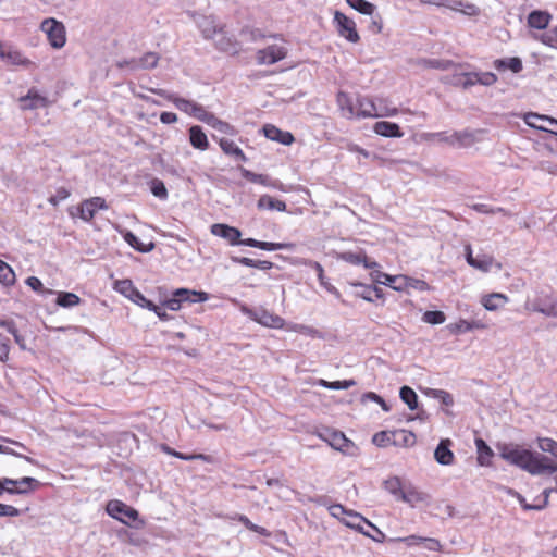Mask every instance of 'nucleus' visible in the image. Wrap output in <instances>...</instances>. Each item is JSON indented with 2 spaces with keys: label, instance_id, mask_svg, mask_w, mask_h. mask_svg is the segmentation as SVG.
Wrapping results in <instances>:
<instances>
[{
  "label": "nucleus",
  "instance_id": "obj_1",
  "mask_svg": "<svg viewBox=\"0 0 557 557\" xmlns=\"http://www.w3.org/2000/svg\"><path fill=\"white\" fill-rule=\"evenodd\" d=\"M496 449L503 460L532 475L557 472V465L550 458L518 444L498 443Z\"/></svg>",
  "mask_w": 557,
  "mask_h": 557
},
{
  "label": "nucleus",
  "instance_id": "obj_2",
  "mask_svg": "<svg viewBox=\"0 0 557 557\" xmlns=\"http://www.w3.org/2000/svg\"><path fill=\"white\" fill-rule=\"evenodd\" d=\"M330 515L339 519L345 525L356 529L362 534L371 537L375 542H382L384 534L374 524L363 518L361 515L346 509L341 504H334L329 507Z\"/></svg>",
  "mask_w": 557,
  "mask_h": 557
},
{
  "label": "nucleus",
  "instance_id": "obj_3",
  "mask_svg": "<svg viewBox=\"0 0 557 557\" xmlns=\"http://www.w3.org/2000/svg\"><path fill=\"white\" fill-rule=\"evenodd\" d=\"M384 99L373 100L369 97H359L357 99V108L355 115L358 117H377V116H395V111L382 110Z\"/></svg>",
  "mask_w": 557,
  "mask_h": 557
},
{
  "label": "nucleus",
  "instance_id": "obj_4",
  "mask_svg": "<svg viewBox=\"0 0 557 557\" xmlns=\"http://www.w3.org/2000/svg\"><path fill=\"white\" fill-rule=\"evenodd\" d=\"M40 29L47 35L49 44L55 48H62L66 42L65 26L62 22L48 17L41 22Z\"/></svg>",
  "mask_w": 557,
  "mask_h": 557
},
{
  "label": "nucleus",
  "instance_id": "obj_5",
  "mask_svg": "<svg viewBox=\"0 0 557 557\" xmlns=\"http://www.w3.org/2000/svg\"><path fill=\"white\" fill-rule=\"evenodd\" d=\"M242 312L251 320L267 327L283 329L285 325V321L283 318L263 308L251 309L248 308L247 306H243Z\"/></svg>",
  "mask_w": 557,
  "mask_h": 557
},
{
  "label": "nucleus",
  "instance_id": "obj_6",
  "mask_svg": "<svg viewBox=\"0 0 557 557\" xmlns=\"http://www.w3.org/2000/svg\"><path fill=\"white\" fill-rule=\"evenodd\" d=\"M114 289L128 298L134 304L148 310H154V304L147 299L133 284L131 280H119L114 283Z\"/></svg>",
  "mask_w": 557,
  "mask_h": 557
},
{
  "label": "nucleus",
  "instance_id": "obj_7",
  "mask_svg": "<svg viewBox=\"0 0 557 557\" xmlns=\"http://www.w3.org/2000/svg\"><path fill=\"white\" fill-rule=\"evenodd\" d=\"M318 436L322 441L326 442L332 448L347 455H354V451L350 449H354L355 445L343 432L333 429H323L318 433Z\"/></svg>",
  "mask_w": 557,
  "mask_h": 557
},
{
  "label": "nucleus",
  "instance_id": "obj_8",
  "mask_svg": "<svg viewBox=\"0 0 557 557\" xmlns=\"http://www.w3.org/2000/svg\"><path fill=\"white\" fill-rule=\"evenodd\" d=\"M107 513L120 522L131 525L132 521L138 520V511L119 499L108 502Z\"/></svg>",
  "mask_w": 557,
  "mask_h": 557
},
{
  "label": "nucleus",
  "instance_id": "obj_9",
  "mask_svg": "<svg viewBox=\"0 0 557 557\" xmlns=\"http://www.w3.org/2000/svg\"><path fill=\"white\" fill-rule=\"evenodd\" d=\"M169 100H171L174 106L182 112L197 119L200 122H205L210 112H208L199 103L181 98L174 95L166 96Z\"/></svg>",
  "mask_w": 557,
  "mask_h": 557
},
{
  "label": "nucleus",
  "instance_id": "obj_10",
  "mask_svg": "<svg viewBox=\"0 0 557 557\" xmlns=\"http://www.w3.org/2000/svg\"><path fill=\"white\" fill-rule=\"evenodd\" d=\"M334 23L336 24L337 32L342 37L352 44L359 41L360 37L356 29V23L351 18L346 16L344 13L336 11L334 14Z\"/></svg>",
  "mask_w": 557,
  "mask_h": 557
},
{
  "label": "nucleus",
  "instance_id": "obj_11",
  "mask_svg": "<svg viewBox=\"0 0 557 557\" xmlns=\"http://www.w3.org/2000/svg\"><path fill=\"white\" fill-rule=\"evenodd\" d=\"M287 55V48L280 45H270L264 49L257 51L256 59L259 64L271 65L274 64Z\"/></svg>",
  "mask_w": 557,
  "mask_h": 557
},
{
  "label": "nucleus",
  "instance_id": "obj_12",
  "mask_svg": "<svg viewBox=\"0 0 557 557\" xmlns=\"http://www.w3.org/2000/svg\"><path fill=\"white\" fill-rule=\"evenodd\" d=\"M524 122L532 128L549 132L557 136V120L550 116L529 112L524 115Z\"/></svg>",
  "mask_w": 557,
  "mask_h": 557
},
{
  "label": "nucleus",
  "instance_id": "obj_13",
  "mask_svg": "<svg viewBox=\"0 0 557 557\" xmlns=\"http://www.w3.org/2000/svg\"><path fill=\"white\" fill-rule=\"evenodd\" d=\"M108 206L102 197H91L84 200L77 208L78 216L85 221L90 222L96 215L98 210H107Z\"/></svg>",
  "mask_w": 557,
  "mask_h": 557
},
{
  "label": "nucleus",
  "instance_id": "obj_14",
  "mask_svg": "<svg viewBox=\"0 0 557 557\" xmlns=\"http://www.w3.org/2000/svg\"><path fill=\"white\" fill-rule=\"evenodd\" d=\"M215 48L223 52L237 53L239 50L238 41L234 36L228 35L225 27L219 28V32L214 35Z\"/></svg>",
  "mask_w": 557,
  "mask_h": 557
},
{
  "label": "nucleus",
  "instance_id": "obj_15",
  "mask_svg": "<svg viewBox=\"0 0 557 557\" xmlns=\"http://www.w3.org/2000/svg\"><path fill=\"white\" fill-rule=\"evenodd\" d=\"M262 133L268 139L285 146H289L295 141V137L290 132L283 131L273 124H264Z\"/></svg>",
  "mask_w": 557,
  "mask_h": 557
},
{
  "label": "nucleus",
  "instance_id": "obj_16",
  "mask_svg": "<svg viewBox=\"0 0 557 557\" xmlns=\"http://www.w3.org/2000/svg\"><path fill=\"white\" fill-rule=\"evenodd\" d=\"M438 136L442 140L457 147H469L476 140V133L470 131L455 132L449 136H446L444 133H440Z\"/></svg>",
  "mask_w": 557,
  "mask_h": 557
},
{
  "label": "nucleus",
  "instance_id": "obj_17",
  "mask_svg": "<svg viewBox=\"0 0 557 557\" xmlns=\"http://www.w3.org/2000/svg\"><path fill=\"white\" fill-rule=\"evenodd\" d=\"M453 442L449 438H443L434 450V459L442 466H450L454 463L455 455L450 447Z\"/></svg>",
  "mask_w": 557,
  "mask_h": 557
},
{
  "label": "nucleus",
  "instance_id": "obj_18",
  "mask_svg": "<svg viewBox=\"0 0 557 557\" xmlns=\"http://www.w3.org/2000/svg\"><path fill=\"white\" fill-rule=\"evenodd\" d=\"M211 233L226 239L233 246L239 244V238L242 236L238 228L222 223L213 224L211 226Z\"/></svg>",
  "mask_w": 557,
  "mask_h": 557
},
{
  "label": "nucleus",
  "instance_id": "obj_19",
  "mask_svg": "<svg viewBox=\"0 0 557 557\" xmlns=\"http://www.w3.org/2000/svg\"><path fill=\"white\" fill-rule=\"evenodd\" d=\"M7 483H15V487H8L7 493L9 494H27L28 492L35 490L40 485L39 481L24 476L18 480L8 479L5 478Z\"/></svg>",
  "mask_w": 557,
  "mask_h": 557
},
{
  "label": "nucleus",
  "instance_id": "obj_20",
  "mask_svg": "<svg viewBox=\"0 0 557 557\" xmlns=\"http://www.w3.org/2000/svg\"><path fill=\"white\" fill-rule=\"evenodd\" d=\"M195 22L205 39H213L221 25L216 24L213 16L197 15Z\"/></svg>",
  "mask_w": 557,
  "mask_h": 557
},
{
  "label": "nucleus",
  "instance_id": "obj_21",
  "mask_svg": "<svg viewBox=\"0 0 557 557\" xmlns=\"http://www.w3.org/2000/svg\"><path fill=\"white\" fill-rule=\"evenodd\" d=\"M20 102L23 110H33L46 107L47 99L38 91L30 89L26 96L20 98Z\"/></svg>",
  "mask_w": 557,
  "mask_h": 557
},
{
  "label": "nucleus",
  "instance_id": "obj_22",
  "mask_svg": "<svg viewBox=\"0 0 557 557\" xmlns=\"http://www.w3.org/2000/svg\"><path fill=\"white\" fill-rule=\"evenodd\" d=\"M428 499V495L420 492L418 488L412 486L410 483L405 485L403 494L399 500L409 504L411 507H414L419 503H424Z\"/></svg>",
  "mask_w": 557,
  "mask_h": 557
},
{
  "label": "nucleus",
  "instance_id": "obj_23",
  "mask_svg": "<svg viewBox=\"0 0 557 557\" xmlns=\"http://www.w3.org/2000/svg\"><path fill=\"white\" fill-rule=\"evenodd\" d=\"M509 301V298L507 295L502 293H492L488 295H484L481 298V305L487 310V311H496L503 306H505Z\"/></svg>",
  "mask_w": 557,
  "mask_h": 557
},
{
  "label": "nucleus",
  "instance_id": "obj_24",
  "mask_svg": "<svg viewBox=\"0 0 557 557\" xmlns=\"http://www.w3.org/2000/svg\"><path fill=\"white\" fill-rule=\"evenodd\" d=\"M374 132L377 135L388 138H399L403 136V132L398 124L387 121L376 122L373 126Z\"/></svg>",
  "mask_w": 557,
  "mask_h": 557
},
{
  "label": "nucleus",
  "instance_id": "obj_25",
  "mask_svg": "<svg viewBox=\"0 0 557 557\" xmlns=\"http://www.w3.org/2000/svg\"><path fill=\"white\" fill-rule=\"evenodd\" d=\"M219 145L222 151L233 158L235 162H245L246 157L243 150L232 140L227 138H220Z\"/></svg>",
  "mask_w": 557,
  "mask_h": 557
},
{
  "label": "nucleus",
  "instance_id": "obj_26",
  "mask_svg": "<svg viewBox=\"0 0 557 557\" xmlns=\"http://www.w3.org/2000/svg\"><path fill=\"white\" fill-rule=\"evenodd\" d=\"M474 443L478 453L476 461L479 466L490 467L492 463L491 459L494 456V451L482 438H475Z\"/></svg>",
  "mask_w": 557,
  "mask_h": 557
},
{
  "label": "nucleus",
  "instance_id": "obj_27",
  "mask_svg": "<svg viewBox=\"0 0 557 557\" xmlns=\"http://www.w3.org/2000/svg\"><path fill=\"white\" fill-rule=\"evenodd\" d=\"M174 295L178 297L181 302H205L209 299V295L205 292H197L187 288H177Z\"/></svg>",
  "mask_w": 557,
  "mask_h": 557
},
{
  "label": "nucleus",
  "instance_id": "obj_28",
  "mask_svg": "<svg viewBox=\"0 0 557 557\" xmlns=\"http://www.w3.org/2000/svg\"><path fill=\"white\" fill-rule=\"evenodd\" d=\"M189 143L195 149L206 150L209 146L208 137L199 125L189 128Z\"/></svg>",
  "mask_w": 557,
  "mask_h": 557
},
{
  "label": "nucleus",
  "instance_id": "obj_29",
  "mask_svg": "<svg viewBox=\"0 0 557 557\" xmlns=\"http://www.w3.org/2000/svg\"><path fill=\"white\" fill-rule=\"evenodd\" d=\"M341 259L355 265L362 264L366 269H374L380 267L375 261H370L367 256L361 252L357 253L346 251L341 255Z\"/></svg>",
  "mask_w": 557,
  "mask_h": 557
},
{
  "label": "nucleus",
  "instance_id": "obj_30",
  "mask_svg": "<svg viewBox=\"0 0 557 557\" xmlns=\"http://www.w3.org/2000/svg\"><path fill=\"white\" fill-rule=\"evenodd\" d=\"M203 123H206L213 129L218 131L219 133H222L225 135H235L236 134V129L233 125H231L230 123H227L225 121L220 120L211 112L209 113V115L207 116V119Z\"/></svg>",
  "mask_w": 557,
  "mask_h": 557
},
{
  "label": "nucleus",
  "instance_id": "obj_31",
  "mask_svg": "<svg viewBox=\"0 0 557 557\" xmlns=\"http://www.w3.org/2000/svg\"><path fill=\"white\" fill-rule=\"evenodd\" d=\"M550 21L549 13L545 11H532L528 16V25L535 29H545Z\"/></svg>",
  "mask_w": 557,
  "mask_h": 557
},
{
  "label": "nucleus",
  "instance_id": "obj_32",
  "mask_svg": "<svg viewBox=\"0 0 557 557\" xmlns=\"http://www.w3.org/2000/svg\"><path fill=\"white\" fill-rule=\"evenodd\" d=\"M416 443L414 433L407 430H397L392 432V444L395 446L410 447Z\"/></svg>",
  "mask_w": 557,
  "mask_h": 557
},
{
  "label": "nucleus",
  "instance_id": "obj_33",
  "mask_svg": "<svg viewBox=\"0 0 557 557\" xmlns=\"http://www.w3.org/2000/svg\"><path fill=\"white\" fill-rule=\"evenodd\" d=\"M486 327H487V325L481 320H472V321L460 320L459 322L450 325V331L453 333L460 334V333L470 332L472 330H483Z\"/></svg>",
  "mask_w": 557,
  "mask_h": 557
},
{
  "label": "nucleus",
  "instance_id": "obj_34",
  "mask_svg": "<svg viewBox=\"0 0 557 557\" xmlns=\"http://www.w3.org/2000/svg\"><path fill=\"white\" fill-rule=\"evenodd\" d=\"M532 309L546 317L555 318L557 317V299H552L549 301H543L542 299H537L533 302Z\"/></svg>",
  "mask_w": 557,
  "mask_h": 557
},
{
  "label": "nucleus",
  "instance_id": "obj_35",
  "mask_svg": "<svg viewBox=\"0 0 557 557\" xmlns=\"http://www.w3.org/2000/svg\"><path fill=\"white\" fill-rule=\"evenodd\" d=\"M494 66L498 71H504L509 69L513 73H519L522 71V61L518 57L506 58V59H497L494 61Z\"/></svg>",
  "mask_w": 557,
  "mask_h": 557
},
{
  "label": "nucleus",
  "instance_id": "obj_36",
  "mask_svg": "<svg viewBox=\"0 0 557 557\" xmlns=\"http://www.w3.org/2000/svg\"><path fill=\"white\" fill-rule=\"evenodd\" d=\"M231 260L234 263H238V264H242L245 267L256 268V269H260V270H270L273 268V263L271 261H267V260H253V259H250L247 257H236V256L231 257Z\"/></svg>",
  "mask_w": 557,
  "mask_h": 557
},
{
  "label": "nucleus",
  "instance_id": "obj_37",
  "mask_svg": "<svg viewBox=\"0 0 557 557\" xmlns=\"http://www.w3.org/2000/svg\"><path fill=\"white\" fill-rule=\"evenodd\" d=\"M0 57L2 60L15 65H26L29 63V61L24 58L20 51L13 50L11 48H1Z\"/></svg>",
  "mask_w": 557,
  "mask_h": 557
},
{
  "label": "nucleus",
  "instance_id": "obj_38",
  "mask_svg": "<svg viewBox=\"0 0 557 557\" xmlns=\"http://www.w3.org/2000/svg\"><path fill=\"white\" fill-rule=\"evenodd\" d=\"M159 55L156 52H147L140 58L134 59L137 70H151L158 65Z\"/></svg>",
  "mask_w": 557,
  "mask_h": 557
},
{
  "label": "nucleus",
  "instance_id": "obj_39",
  "mask_svg": "<svg viewBox=\"0 0 557 557\" xmlns=\"http://www.w3.org/2000/svg\"><path fill=\"white\" fill-rule=\"evenodd\" d=\"M123 238L132 248H134L135 250H137L139 252H149L153 248L152 243L143 244L140 242V239L134 233H132L129 231H126L123 234Z\"/></svg>",
  "mask_w": 557,
  "mask_h": 557
},
{
  "label": "nucleus",
  "instance_id": "obj_40",
  "mask_svg": "<svg viewBox=\"0 0 557 557\" xmlns=\"http://www.w3.org/2000/svg\"><path fill=\"white\" fill-rule=\"evenodd\" d=\"M406 484L398 476H391L384 481V488L399 500Z\"/></svg>",
  "mask_w": 557,
  "mask_h": 557
},
{
  "label": "nucleus",
  "instance_id": "obj_41",
  "mask_svg": "<svg viewBox=\"0 0 557 557\" xmlns=\"http://www.w3.org/2000/svg\"><path fill=\"white\" fill-rule=\"evenodd\" d=\"M494 264L496 265L497 270L502 268L500 263L496 262L493 257L482 255L475 257V261L472 264V268L486 273L491 271Z\"/></svg>",
  "mask_w": 557,
  "mask_h": 557
},
{
  "label": "nucleus",
  "instance_id": "obj_42",
  "mask_svg": "<svg viewBox=\"0 0 557 557\" xmlns=\"http://www.w3.org/2000/svg\"><path fill=\"white\" fill-rule=\"evenodd\" d=\"M148 186L149 190L156 198L161 201H165L168 199V189L161 180L153 177L148 182Z\"/></svg>",
  "mask_w": 557,
  "mask_h": 557
},
{
  "label": "nucleus",
  "instance_id": "obj_43",
  "mask_svg": "<svg viewBox=\"0 0 557 557\" xmlns=\"http://www.w3.org/2000/svg\"><path fill=\"white\" fill-rule=\"evenodd\" d=\"M371 270H372L371 277L375 283L393 287L394 289H397V290L400 289V287L394 286V283L398 278L397 276L383 273L377 268H374Z\"/></svg>",
  "mask_w": 557,
  "mask_h": 557
},
{
  "label": "nucleus",
  "instance_id": "obj_44",
  "mask_svg": "<svg viewBox=\"0 0 557 557\" xmlns=\"http://www.w3.org/2000/svg\"><path fill=\"white\" fill-rule=\"evenodd\" d=\"M258 207L261 209L276 210L283 212L286 210L285 202L276 200L270 196H262L258 201Z\"/></svg>",
  "mask_w": 557,
  "mask_h": 557
},
{
  "label": "nucleus",
  "instance_id": "obj_45",
  "mask_svg": "<svg viewBox=\"0 0 557 557\" xmlns=\"http://www.w3.org/2000/svg\"><path fill=\"white\" fill-rule=\"evenodd\" d=\"M347 4L354 10L364 15H372L376 7L367 0H346Z\"/></svg>",
  "mask_w": 557,
  "mask_h": 557
},
{
  "label": "nucleus",
  "instance_id": "obj_46",
  "mask_svg": "<svg viewBox=\"0 0 557 557\" xmlns=\"http://www.w3.org/2000/svg\"><path fill=\"white\" fill-rule=\"evenodd\" d=\"M429 2L436 4V5L449 8V9L456 10V11H463V8L468 9L470 11H474V9H475V7L473 4L463 3L460 0H432Z\"/></svg>",
  "mask_w": 557,
  "mask_h": 557
},
{
  "label": "nucleus",
  "instance_id": "obj_47",
  "mask_svg": "<svg viewBox=\"0 0 557 557\" xmlns=\"http://www.w3.org/2000/svg\"><path fill=\"white\" fill-rule=\"evenodd\" d=\"M399 396L409 409L414 410L418 407V396L411 387L403 386L399 391Z\"/></svg>",
  "mask_w": 557,
  "mask_h": 557
},
{
  "label": "nucleus",
  "instance_id": "obj_48",
  "mask_svg": "<svg viewBox=\"0 0 557 557\" xmlns=\"http://www.w3.org/2000/svg\"><path fill=\"white\" fill-rule=\"evenodd\" d=\"M337 103L345 116L351 117L355 115V106L347 94L339 91L337 94Z\"/></svg>",
  "mask_w": 557,
  "mask_h": 557
},
{
  "label": "nucleus",
  "instance_id": "obj_49",
  "mask_svg": "<svg viewBox=\"0 0 557 557\" xmlns=\"http://www.w3.org/2000/svg\"><path fill=\"white\" fill-rule=\"evenodd\" d=\"M79 297L74 293L61 292L58 294L57 304L63 308H71L79 304Z\"/></svg>",
  "mask_w": 557,
  "mask_h": 557
},
{
  "label": "nucleus",
  "instance_id": "obj_50",
  "mask_svg": "<svg viewBox=\"0 0 557 557\" xmlns=\"http://www.w3.org/2000/svg\"><path fill=\"white\" fill-rule=\"evenodd\" d=\"M313 268L317 271V275H318V280L320 282V285L322 287H324L329 293L335 295L336 297H339L341 294L337 290V288L326 281L325 276H324V270H323L322 265L320 263H318V262H314L313 263Z\"/></svg>",
  "mask_w": 557,
  "mask_h": 557
},
{
  "label": "nucleus",
  "instance_id": "obj_51",
  "mask_svg": "<svg viewBox=\"0 0 557 557\" xmlns=\"http://www.w3.org/2000/svg\"><path fill=\"white\" fill-rule=\"evenodd\" d=\"M319 386H322L327 389H347L351 386L356 385V382L354 380H343V381H333L329 382L326 380H319L318 382Z\"/></svg>",
  "mask_w": 557,
  "mask_h": 557
},
{
  "label": "nucleus",
  "instance_id": "obj_52",
  "mask_svg": "<svg viewBox=\"0 0 557 557\" xmlns=\"http://www.w3.org/2000/svg\"><path fill=\"white\" fill-rule=\"evenodd\" d=\"M420 64H422L425 67L437 69L443 71L449 70L451 66H454L453 61L441 59H422L420 61Z\"/></svg>",
  "mask_w": 557,
  "mask_h": 557
},
{
  "label": "nucleus",
  "instance_id": "obj_53",
  "mask_svg": "<svg viewBox=\"0 0 557 557\" xmlns=\"http://www.w3.org/2000/svg\"><path fill=\"white\" fill-rule=\"evenodd\" d=\"M15 282L13 269L5 262L0 265V283L4 286H11Z\"/></svg>",
  "mask_w": 557,
  "mask_h": 557
},
{
  "label": "nucleus",
  "instance_id": "obj_54",
  "mask_svg": "<svg viewBox=\"0 0 557 557\" xmlns=\"http://www.w3.org/2000/svg\"><path fill=\"white\" fill-rule=\"evenodd\" d=\"M537 446L544 451L557 458V442L549 437H537Z\"/></svg>",
  "mask_w": 557,
  "mask_h": 557
},
{
  "label": "nucleus",
  "instance_id": "obj_55",
  "mask_svg": "<svg viewBox=\"0 0 557 557\" xmlns=\"http://www.w3.org/2000/svg\"><path fill=\"white\" fill-rule=\"evenodd\" d=\"M259 249L267 251H275V250H292L294 248V244L292 243H271V242H259Z\"/></svg>",
  "mask_w": 557,
  "mask_h": 557
},
{
  "label": "nucleus",
  "instance_id": "obj_56",
  "mask_svg": "<svg viewBox=\"0 0 557 557\" xmlns=\"http://www.w3.org/2000/svg\"><path fill=\"white\" fill-rule=\"evenodd\" d=\"M445 319L446 318H445L444 312L437 311V310L425 311L422 317L423 322L432 324V325L442 324L445 322Z\"/></svg>",
  "mask_w": 557,
  "mask_h": 557
},
{
  "label": "nucleus",
  "instance_id": "obj_57",
  "mask_svg": "<svg viewBox=\"0 0 557 557\" xmlns=\"http://www.w3.org/2000/svg\"><path fill=\"white\" fill-rule=\"evenodd\" d=\"M240 36L251 42H256L259 39L264 37V35L261 33V30L259 28H250V27H244L240 30Z\"/></svg>",
  "mask_w": 557,
  "mask_h": 557
},
{
  "label": "nucleus",
  "instance_id": "obj_58",
  "mask_svg": "<svg viewBox=\"0 0 557 557\" xmlns=\"http://www.w3.org/2000/svg\"><path fill=\"white\" fill-rule=\"evenodd\" d=\"M541 41L557 49V27L546 30L541 35Z\"/></svg>",
  "mask_w": 557,
  "mask_h": 557
},
{
  "label": "nucleus",
  "instance_id": "obj_59",
  "mask_svg": "<svg viewBox=\"0 0 557 557\" xmlns=\"http://www.w3.org/2000/svg\"><path fill=\"white\" fill-rule=\"evenodd\" d=\"M430 395L441 400V403L445 406H451L454 404L453 396L443 389H431Z\"/></svg>",
  "mask_w": 557,
  "mask_h": 557
},
{
  "label": "nucleus",
  "instance_id": "obj_60",
  "mask_svg": "<svg viewBox=\"0 0 557 557\" xmlns=\"http://www.w3.org/2000/svg\"><path fill=\"white\" fill-rule=\"evenodd\" d=\"M372 442L380 447L387 446L392 444V432L381 431L374 434Z\"/></svg>",
  "mask_w": 557,
  "mask_h": 557
},
{
  "label": "nucleus",
  "instance_id": "obj_61",
  "mask_svg": "<svg viewBox=\"0 0 557 557\" xmlns=\"http://www.w3.org/2000/svg\"><path fill=\"white\" fill-rule=\"evenodd\" d=\"M465 72L463 73H455L453 75H445L441 78V81L445 84H450L454 86H459L463 88V82H465Z\"/></svg>",
  "mask_w": 557,
  "mask_h": 557
},
{
  "label": "nucleus",
  "instance_id": "obj_62",
  "mask_svg": "<svg viewBox=\"0 0 557 557\" xmlns=\"http://www.w3.org/2000/svg\"><path fill=\"white\" fill-rule=\"evenodd\" d=\"M70 195H71V191L67 188L60 187L57 189L54 195L49 197L48 200L52 206H58L61 201L69 198Z\"/></svg>",
  "mask_w": 557,
  "mask_h": 557
},
{
  "label": "nucleus",
  "instance_id": "obj_63",
  "mask_svg": "<svg viewBox=\"0 0 557 557\" xmlns=\"http://www.w3.org/2000/svg\"><path fill=\"white\" fill-rule=\"evenodd\" d=\"M362 299L367 301H373L374 298L382 297V289L377 287H366L364 290L359 295Z\"/></svg>",
  "mask_w": 557,
  "mask_h": 557
},
{
  "label": "nucleus",
  "instance_id": "obj_64",
  "mask_svg": "<svg viewBox=\"0 0 557 557\" xmlns=\"http://www.w3.org/2000/svg\"><path fill=\"white\" fill-rule=\"evenodd\" d=\"M371 16V23L369 25V29L370 32H372L373 34H379L381 33L382 28H383V22H382V17L379 13H373Z\"/></svg>",
  "mask_w": 557,
  "mask_h": 557
}]
</instances>
